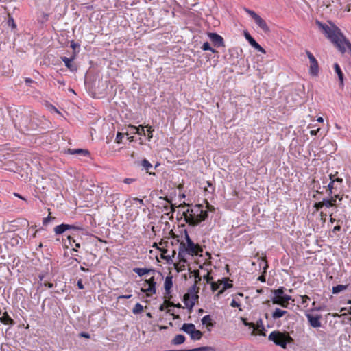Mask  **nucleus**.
Listing matches in <instances>:
<instances>
[{"instance_id":"nucleus-59","label":"nucleus","mask_w":351,"mask_h":351,"mask_svg":"<svg viewBox=\"0 0 351 351\" xmlns=\"http://www.w3.org/2000/svg\"><path fill=\"white\" fill-rule=\"evenodd\" d=\"M258 280H259L262 282H265L266 281V278L264 275H261V276H258Z\"/></svg>"},{"instance_id":"nucleus-30","label":"nucleus","mask_w":351,"mask_h":351,"mask_svg":"<svg viewBox=\"0 0 351 351\" xmlns=\"http://www.w3.org/2000/svg\"><path fill=\"white\" fill-rule=\"evenodd\" d=\"M271 292L273 293V296L279 297V296L287 295L286 294H285V288L283 287H280L277 289H274L271 291Z\"/></svg>"},{"instance_id":"nucleus-2","label":"nucleus","mask_w":351,"mask_h":351,"mask_svg":"<svg viewBox=\"0 0 351 351\" xmlns=\"http://www.w3.org/2000/svg\"><path fill=\"white\" fill-rule=\"evenodd\" d=\"M184 236L186 242L182 241L179 243L178 258L180 262L186 263V255L191 256H197L203 252V250L199 244L195 243L191 240L186 231L184 232Z\"/></svg>"},{"instance_id":"nucleus-35","label":"nucleus","mask_w":351,"mask_h":351,"mask_svg":"<svg viewBox=\"0 0 351 351\" xmlns=\"http://www.w3.org/2000/svg\"><path fill=\"white\" fill-rule=\"evenodd\" d=\"M191 351H215V349L211 346H204L190 350Z\"/></svg>"},{"instance_id":"nucleus-57","label":"nucleus","mask_w":351,"mask_h":351,"mask_svg":"<svg viewBox=\"0 0 351 351\" xmlns=\"http://www.w3.org/2000/svg\"><path fill=\"white\" fill-rule=\"evenodd\" d=\"M80 336L82 337H84V338H86V339H89L90 338V335L88 333H86V332H81L80 334Z\"/></svg>"},{"instance_id":"nucleus-22","label":"nucleus","mask_w":351,"mask_h":351,"mask_svg":"<svg viewBox=\"0 0 351 351\" xmlns=\"http://www.w3.org/2000/svg\"><path fill=\"white\" fill-rule=\"evenodd\" d=\"M69 152L71 154H81L84 156H88L90 154L88 150L83 149H69Z\"/></svg>"},{"instance_id":"nucleus-50","label":"nucleus","mask_w":351,"mask_h":351,"mask_svg":"<svg viewBox=\"0 0 351 351\" xmlns=\"http://www.w3.org/2000/svg\"><path fill=\"white\" fill-rule=\"evenodd\" d=\"M230 306L232 307H239L240 304L238 302H237L235 300H232L230 303Z\"/></svg>"},{"instance_id":"nucleus-12","label":"nucleus","mask_w":351,"mask_h":351,"mask_svg":"<svg viewBox=\"0 0 351 351\" xmlns=\"http://www.w3.org/2000/svg\"><path fill=\"white\" fill-rule=\"evenodd\" d=\"M244 35L246 40L254 48L263 53H266L265 50L247 32H245Z\"/></svg>"},{"instance_id":"nucleus-10","label":"nucleus","mask_w":351,"mask_h":351,"mask_svg":"<svg viewBox=\"0 0 351 351\" xmlns=\"http://www.w3.org/2000/svg\"><path fill=\"white\" fill-rule=\"evenodd\" d=\"M208 36L210 38L213 45L216 47H225L224 40L222 36L216 33H208Z\"/></svg>"},{"instance_id":"nucleus-7","label":"nucleus","mask_w":351,"mask_h":351,"mask_svg":"<svg viewBox=\"0 0 351 351\" xmlns=\"http://www.w3.org/2000/svg\"><path fill=\"white\" fill-rule=\"evenodd\" d=\"M199 296L197 295V292L194 293L193 294H190L189 293L184 294L183 298V302L185 306L189 308L190 311H191L193 307L194 306L195 302L197 301Z\"/></svg>"},{"instance_id":"nucleus-21","label":"nucleus","mask_w":351,"mask_h":351,"mask_svg":"<svg viewBox=\"0 0 351 351\" xmlns=\"http://www.w3.org/2000/svg\"><path fill=\"white\" fill-rule=\"evenodd\" d=\"M195 329V326L192 323H185L182 325L181 330L184 332H186L189 335H191L193 330Z\"/></svg>"},{"instance_id":"nucleus-47","label":"nucleus","mask_w":351,"mask_h":351,"mask_svg":"<svg viewBox=\"0 0 351 351\" xmlns=\"http://www.w3.org/2000/svg\"><path fill=\"white\" fill-rule=\"evenodd\" d=\"M314 207L316 208L317 210H319L322 208H323L324 207L323 200L322 202H316L314 205Z\"/></svg>"},{"instance_id":"nucleus-8","label":"nucleus","mask_w":351,"mask_h":351,"mask_svg":"<svg viewBox=\"0 0 351 351\" xmlns=\"http://www.w3.org/2000/svg\"><path fill=\"white\" fill-rule=\"evenodd\" d=\"M175 243L179 246L180 240L177 236L174 235L170 241L162 239L161 241L159 242L158 245L161 249L167 248L168 250H172V249H175L173 247Z\"/></svg>"},{"instance_id":"nucleus-40","label":"nucleus","mask_w":351,"mask_h":351,"mask_svg":"<svg viewBox=\"0 0 351 351\" xmlns=\"http://www.w3.org/2000/svg\"><path fill=\"white\" fill-rule=\"evenodd\" d=\"M123 138V134L121 132H117L116 138H115V142L117 144H120L122 142Z\"/></svg>"},{"instance_id":"nucleus-24","label":"nucleus","mask_w":351,"mask_h":351,"mask_svg":"<svg viewBox=\"0 0 351 351\" xmlns=\"http://www.w3.org/2000/svg\"><path fill=\"white\" fill-rule=\"evenodd\" d=\"M202 324L206 325L207 327H213L214 326L211 316L209 315L203 317L202 319Z\"/></svg>"},{"instance_id":"nucleus-41","label":"nucleus","mask_w":351,"mask_h":351,"mask_svg":"<svg viewBox=\"0 0 351 351\" xmlns=\"http://www.w3.org/2000/svg\"><path fill=\"white\" fill-rule=\"evenodd\" d=\"M221 285H220V282H211V289L213 291L217 290L219 287H220Z\"/></svg>"},{"instance_id":"nucleus-56","label":"nucleus","mask_w":351,"mask_h":351,"mask_svg":"<svg viewBox=\"0 0 351 351\" xmlns=\"http://www.w3.org/2000/svg\"><path fill=\"white\" fill-rule=\"evenodd\" d=\"M132 297L131 294L129 295H122L118 297V299H129Z\"/></svg>"},{"instance_id":"nucleus-32","label":"nucleus","mask_w":351,"mask_h":351,"mask_svg":"<svg viewBox=\"0 0 351 351\" xmlns=\"http://www.w3.org/2000/svg\"><path fill=\"white\" fill-rule=\"evenodd\" d=\"M191 274L195 278V285L193 286L195 287L196 285L201 281L202 277L199 275V270L195 269L193 271H191Z\"/></svg>"},{"instance_id":"nucleus-51","label":"nucleus","mask_w":351,"mask_h":351,"mask_svg":"<svg viewBox=\"0 0 351 351\" xmlns=\"http://www.w3.org/2000/svg\"><path fill=\"white\" fill-rule=\"evenodd\" d=\"M77 285L78 289H83L84 288L82 279L77 280Z\"/></svg>"},{"instance_id":"nucleus-31","label":"nucleus","mask_w":351,"mask_h":351,"mask_svg":"<svg viewBox=\"0 0 351 351\" xmlns=\"http://www.w3.org/2000/svg\"><path fill=\"white\" fill-rule=\"evenodd\" d=\"M333 177H335V175H329L330 182L328 184L327 191H328V195H330L332 193V189H334L335 180H333Z\"/></svg>"},{"instance_id":"nucleus-28","label":"nucleus","mask_w":351,"mask_h":351,"mask_svg":"<svg viewBox=\"0 0 351 351\" xmlns=\"http://www.w3.org/2000/svg\"><path fill=\"white\" fill-rule=\"evenodd\" d=\"M175 304L171 302V301H169V300H165L164 301V303L162 304L160 307H159V310L160 311H165L166 308H169V307H171L173 306H174Z\"/></svg>"},{"instance_id":"nucleus-53","label":"nucleus","mask_w":351,"mask_h":351,"mask_svg":"<svg viewBox=\"0 0 351 351\" xmlns=\"http://www.w3.org/2000/svg\"><path fill=\"white\" fill-rule=\"evenodd\" d=\"M134 181V180L133 178H125L123 180V182L125 184H130L132 182H133Z\"/></svg>"},{"instance_id":"nucleus-34","label":"nucleus","mask_w":351,"mask_h":351,"mask_svg":"<svg viewBox=\"0 0 351 351\" xmlns=\"http://www.w3.org/2000/svg\"><path fill=\"white\" fill-rule=\"evenodd\" d=\"M68 240L69 242V244L72 246L73 245H75V248H73V250L77 251V248L80 247V244L79 243H76L75 240L71 237L68 236Z\"/></svg>"},{"instance_id":"nucleus-25","label":"nucleus","mask_w":351,"mask_h":351,"mask_svg":"<svg viewBox=\"0 0 351 351\" xmlns=\"http://www.w3.org/2000/svg\"><path fill=\"white\" fill-rule=\"evenodd\" d=\"M129 130L126 132L125 134L129 135V132L132 134H138L139 135H142V133L140 132L139 127H136L132 125H128Z\"/></svg>"},{"instance_id":"nucleus-17","label":"nucleus","mask_w":351,"mask_h":351,"mask_svg":"<svg viewBox=\"0 0 351 351\" xmlns=\"http://www.w3.org/2000/svg\"><path fill=\"white\" fill-rule=\"evenodd\" d=\"M133 271L138 274L139 276H143L145 274H148L149 273L154 274L156 271L153 269H147V268H138L135 267L133 269Z\"/></svg>"},{"instance_id":"nucleus-4","label":"nucleus","mask_w":351,"mask_h":351,"mask_svg":"<svg viewBox=\"0 0 351 351\" xmlns=\"http://www.w3.org/2000/svg\"><path fill=\"white\" fill-rule=\"evenodd\" d=\"M156 282L154 276L150 277L149 279H145L143 283V287L141 291L146 294L147 297H150L156 293Z\"/></svg>"},{"instance_id":"nucleus-5","label":"nucleus","mask_w":351,"mask_h":351,"mask_svg":"<svg viewBox=\"0 0 351 351\" xmlns=\"http://www.w3.org/2000/svg\"><path fill=\"white\" fill-rule=\"evenodd\" d=\"M306 54L307 55L310 62L309 73L313 76H317L319 73L318 62L313 53L309 51L306 50Z\"/></svg>"},{"instance_id":"nucleus-3","label":"nucleus","mask_w":351,"mask_h":351,"mask_svg":"<svg viewBox=\"0 0 351 351\" xmlns=\"http://www.w3.org/2000/svg\"><path fill=\"white\" fill-rule=\"evenodd\" d=\"M268 339L273 341L276 346H279L282 348H286L288 343L293 341V338L287 332H280L278 330L272 331Z\"/></svg>"},{"instance_id":"nucleus-55","label":"nucleus","mask_w":351,"mask_h":351,"mask_svg":"<svg viewBox=\"0 0 351 351\" xmlns=\"http://www.w3.org/2000/svg\"><path fill=\"white\" fill-rule=\"evenodd\" d=\"M319 130H320L319 128H318L317 130H312L310 131V134L312 136H315L319 132Z\"/></svg>"},{"instance_id":"nucleus-14","label":"nucleus","mask_w":351,"mask_h":351,"mask_svg":"<svg viewBox=\"0 0 351 351\" xmlns=\"http://www.w3.org/2000/svg\"><path fill=\"white\" fill-rule=\"evenodd\" d=\"M158 248L161 252V256L162 258L169 261L172 257L176 254V249H172V250H168L167 248L161 249L160 246Z\"/></svg>"},{"instance_id":"nucleus-13","label":"nucleus","mask_w":351,"mask_h":351,"mask_svg":"<svg viewBox=\"0 0 351 351\" xmlns=\"http://www.w3.org/2000/svg\"><path fill=\"white\" fill-rule=\"evenodd\" d=\"M71 229L80 230V228L78 227H76L73 225L62 223L60 225L56 226L54 228V232L56 234H61L63 232H64L66 230H71Z\"/></svg>"},{"instance_id":"nucleus-45","label":"nucleus","mask_w":351,"mask_h":351,"mask_svg":"<svg viewBox=\"0 0 351 351\" xmlns=\"http://www.w3.org/2000/svg\"><path fill=\"white\" fill-rule=\"evenodd\" d=\"M324 206H326L327 208L332 207V204L330 201H329L328 199H323Z\"/></svg>"},{"instance_id":"nucleus-63","label":"nucleus","mask_w":351,"mask_h":351,"mask_svg":"<svg viewBox=\"0 0 351 351\" xmlns=\"http://www.w3.org/2000/svg\"><path fill=\"white\" fill-rule=\"evenodd\" d=\"M138 127L140 128V132L142 133V135H145V130H144V128L145 127H143V125H139Z\"/></svg>"},{"instance_id":"nucleus-60","label":"nucleus","mask_w":351,"mask_h":351,"mask_svg":"<svg viewBox=\"0 0 351 351\" xmlns=\"http://www.w3.org/2000/svg\"><path fill=\"white\" fill-rule=\"evenodd\" d=\"M14 195L18 198H20L24 201H26V199L25 197H23V196H21L20 194H19L17 193H14Z\"/></svg>"},{"instance_id":"nucleus-9","label":"nucleus","mask_w":351,"mask_h":351,"mask_svg":"<svg viewBox=\"0 0 351 351\" xmlns=\"http://www.w3.org/2000/svg\"><path fill=\"white\" fill-rule=\"evenodd\" d=\"M292 300L290 295L273 296L271 302L274 304H278L283 308H287L289 300Z\"/></svg>"},{"instance_id":"nucleus-16","label":"nucleus","mask_w":351,"mask_h":351,"mask_svg":"<svg viewBox=\"0 0 351 351\" xmlns=\"http://www.w3.org/2000/svg\"><path fill=\"white\" fill-rule=\"evenodd\" d=\"M307 317H308V320L312 327L318 328V327L321 326L319 316H312L311 315H308Z\"/></svg>"},{"instance_id":"nucleus-42","label":"nucleus","mask_w":351,"mask_h":351,"mask_svg":"<svg viewBox=\"0 0 351 351\" xmlns=\"http://www.w3.org/2000/svg\"><path fill=\"white\" fill-rule=\"evenodd\" d=\"M241 321H242L243 324L245 326H249L250 328H252V327L254 326V323H253V322H248L247 319H245V318H241Z\"/></svg>"},{"instance_id":"nucleus-49","label":"nucleus","mask_w":351,"mask_h":351,"mask_svg":"<svg viewBox=\"0 0 351 351\" xmlns=\"http://www.w3.org/2000/svg\"><path fill=\"white\" fill-rule=\"evenodd\" d=\"M301 299H302V304H305L308 301L310 300V298L308 295H301Z\"/></svg>"},{"instance_id":"nucleus-43","label":"nucleus","mask_w":351,"mask_h":351,"mask_svg":"<svg viewBox=\"0 0 351 351\" xmlns=\"http://www.w3.org/2000/svg\"><path fill=\"white\" fill-rule=\"evenodd\" d=\"M8 23V25L11 26L12 29H15L16 27V25L14 21V19L12 17H9Z\"/></svg>"},{"instance_id":"nucleus-36","label":"nucleus","mask_w":351,"mask_h":351,"mask_svg":"<svg viewBox=\"0 0 351 351\" xmlns=\"http://www.w3.org/2000/svg\"><path fill=\"white\" fill-rule=\"evenodd\" d=\"M201 48L204 51H210L213 53H217V51L212 48L208 42L204 43Z\"/></svg>"},{"instance_id":"nucleus-62","label":"nucleus","mask_w":351,"mask_h":351,"mask_svg":"<svg viewBox=\"0 0 351 351\" xmlns=\"http://www.w3.org/2000/svg\"><path fill=\"white\" fill-rule=\"evenodd\" d=\"M44 285L49 288H52L53 287V284L51 282H45Z\"/></svg>"},{"instance_id":"nucleus-18","label":"nucleus","mask_w":351,"mask_h":351,"mask_svg":"<svg viewBox=\"0 0 351 351\" xmlns=\"http://www.w3.org/2000/svg\"><path fill=\"white\" fill-rule=\"evenodd\" d=\"M286 315H289L288 311L276 308L274 310V311L272 313L271 317L274 320H276V319H279Z\"/></svg>"},{"instance_id":"nucleus-46","label":"nucleus","mask_w":351,"mask_h":351,"mask_svg":"<svg viewBox=\"0 0 351 351\" xmlns=\"http://www.w3.org/2000/svg\"><path fill=\"white\" fill-rule=\"evenodd\" d=\"M337 197H339V195H335L333 197H331L330 199H328L329 201H330L331 203L332 204V206H337L336 202H337Z\"/></svg>"},{"instance_id":"nucleus-44","label":"nucleus","mask_w":351,"mask_h":351,"mask_svg":"<svg viewBox=\"0 0 351 351\" xmlns=\"http://www.w3.org/2000/svg\"><path fill=\"white\" fill-rule=\"evenodd\" d=\"M204 278L205 279L207 283H210V281L213 280V277L210 275V272H207V274L204 276Z\"/></svg>"},{"instance_id":"nucleus-37","label":"nucleus","mask_w":351,"mask_h":351,"mask_svg":"<svg viewBox=\"0 0 351 351\" xmlns=\"http://www.w3.org/2000/svg\"><path fill=\"white\" fill-rule=\"evenodd\" d=\"M141 165L147 172H148L149 169L152 167V165L147 159H143L142 160Z\"/></svg>"},{"instance_id":"nucleus-23","label":"nucleus","mask_w":351,"mask_h":351,"mask_svg":"<svg viewBox=\"0 0 351 351\" xmlns=\"http://www.w3.org/2000/svg\"><path fill=\"white\" fill-rule=\"evenodd\" d=\"M172 279H173V277L171 276H168L166 277V278L165 280V283H164V287H165V291H169V290L171 289V288L173 287Z\"/></svg>"},{"instance_id":"nucleus-58","label":"nucleus","mask_w":351,"mask_h":351,"mask_svg":"<svg viewBox=\"0 0 351 351\" xmlns=\"http://www.w3.org/2000/svg\"><path fill=\"white\" fill-rule=\"evenodd\" d=\"M341 226H339V225H337V226H335L334 227V228H333L332 231H333V232H337L340 231V230H341Z\"/></svg>"},{"instance_id":"nucleus-33","label":"nucleus","mask_w":351,"mask_h":351,"mask_svg":"<svg viewBox=\"0 0 351 351\" xmlns=\"http://www.w3.org/2000/svg\"><path fill=\"white\" fill-rule=\"evenodd\" d=\"M143 311V306L140 303H136L132 309L134 314H139Z\"/></svg>"},{"instance_id":"nucleus-61","label":"nucleus","mask_w":351,"mask_h":351,"mask_svg":"<svg viewBox=\"0 0 351 351\" xmlns=\"http://www.w3.org/2000/svg\"><path fill=\"white\" fill-rule=\"evenodd\" d=\"M333 180H335V182H339L340 184H341L343 182V179L342 178H333Z\"/></svg>"},{"instance_id":"nucleus-29","label":"nucleus","mask_w":351,"mask_h":351,"mask_svg":"<svg viewBox=\"0 0 351 351\" xmlns=\"http://www.w3.org/2000/svg\"><path fill=\"white\" fill-rule=\"evenodd\" d=\"M202 332L200 330H196V328L190 335L191 338L193 340H199L202 338Z\"/></svg>"},{"instance_id":"nucleus-39","label":"nucleus","mask_w":351,"mask_h":351,"mask_svg":"<svg viewBox=\"0 0 351 351\" xmlns=\"http://www.w3.org/2000/svg\"><path fill=\"white\" fill-rule=\"evenodd\" d=\"M145 128H147V138L149 141H150V139L152 138L153 137V132L154 131V130L150 125H147L145 126Z\"/></svg>"},{"instance_id":"nucleus-48","label":"nucleus","mask_w":351,"mask_h":351,"mask_svg":"<svg viewBox=\"0 0 351 351\" xmlns=\"http://www.w3.org/2000/svg\"><path fill=\"white\" fill-rule=\"evenodd\" d=\"M164 297H165V300H169V301H170V300L172 298L171 290H169V291H165Z\"/></svg>"},{"instance_id":"nucleus-19","label":"nucleus","mask_w":351,"mask_h":351,"mask_svg":"<svg viewBox=\"0 0 351 351\" xmlns=\"http://www.w3.org/2000/svg\"><path fill=\"white\" fill-rule=\"evenodd\" d=\"M334 69H335V73L338 75L340 86H343V73L339 65L337 63L334 64Z\"/></svg>"},{"instance_id":"nucleus-11","label":"nucleus","mask_w":351,"mask_h":351,"mask_svg":"<svg viewBox=\"0 0 351 351\" xmlns=\"http://www.w3.org/2000/svg\"><path fill=\"white\" fill-rule=\"evenodd\" d=\"M252 328H253V331L252 332V334L253 335H262V336H265V327H264V325H263V320L261 319H259L258 320H257L256 323L254 324V327H252Z\"/></svg>"},{"instance_id":"nucleus-52","label":"nucleus","mask_w":351,"mask_h":351,"mask_svg":"<svg viewBox=\"0 0 351 351\" xmlns=\"http://www.w3.org/2000/svg\"><path fill=\"white\" fill-rule=\"evenodd\" d=\"M51 217L49 215L48 217H45L43 220V225H47L50 221H51Z\"/></svg>"},{"instance_id":"nucleus-64","label":"nucleus","mask_w":351,"mask_h":351,"mask_svg":"<svg viewBox=\"0 0 351 351\" xmlns=\"http://www.w3.org/2000/svg\"><path fill=\"white\" fill-rule=\"evenodd\" d=\"M79 45L76 43H75L73 41L71 42V47L75 49L77 47H78Z\"/></svg>"},{"instance_id":"nucleus-26","label":"nucleus","mask_w":351,"mask_h":351,"mask_svg":"<svg viewBox=\"0 0 351 351\" xmlns=\"http://www.w3.org/2000/svg\"><path fill=\"white\" fill-rule=\"evenodd\" d=\"M184 341H185V337L182 335H177L172 340V343L174 345H180V344L183 343Z\"/></svg>"},{"instance_id":"nucleus-38","label":"nucleus","mask_w":351,"mask_h":351,"mask_svg":"<svg viewBox=\"0 0 351 351\" xmlns=\"http://www.w3.org/2000/svg\"><path fill=\"white\" fill-rule=\"evenodd\" d=\"M62 60L64 62L65 66L69 69L70 70H73L72 65H71V61L72 59H70L67 57H62Z\"/></svg>"},{"instance_id":"nucleus-20","label":"nucleus","mask_w":351,"mask_h":351,"mask_svg":"<svg viewBox=\"0 0 351 351\" xmlns=\"http://www.w3.org/2000/svg\"><path fill=\"white\" fill-rule=\"evenodd\" d=\"M0 321L6 325H13L14 324V320L10 317L7 312H4L3 316L0 317Z\"/></svg>"},{"instance_id":"nucleus-1","label":"nucleus","mask_w":351,"mask_h":351,"mask_svg":"<svg viewBox=\"0 0 351 351\" xmlns=\"http://www.w3.org/2000/svg\"><path fill=\"white\" fill-rule=\"evenodd\" d=\"M185 221L190 226H197L208 217V212L202 204L187 206L182 214Z\"/></svg>"},{"instance_id":"nucleus-27","label":"nucleus","mask_w":351,"mask_h":351,"mask_svg":"<svg viewBox=\"0 0 351 351\" xmlns=\"http://www.w3.org/2000/svg\"><path fill=\"white\" fill-rule=\"evenodd\" d=\"M348 285H338L337 286H334L332 287V293L337 294L340 293L341 291H343L346 289H347Z\"/></svg>"},{"instance_id":"nucleus-54","label":"nucleus","mask_w":351,"mask_h":351,"mask_svg":"<svg viewBox=\"0 0 351 351\" xmlns=\"http://www.w3.org/2000/svg\"><path fill=\"white\" fill-rule=\"evenodd\" d=\"M312 305L314 306V308H313L314 311H320L322 310L320 306H316V302H313L312 303Z\"/></svg>"},{"instance_id":"nucleus-6","label":"nucleus","mask_w":351,"mask_h":351,"mask_svg":"<svg viewBox=\"0 0 351 351\" xmlns=\"http://www.w3.org/2000/svg\"><path fill=\"white\" fill-rule=\"evenodd\" d=\"M247 12L252 16L256 24L265 32L269 31V28L267 25V23L259 15H258L254 11L247 10Z\"/></svg>"},{"instance_id":"nucleus-15","label":"nucleus","mask_w":351,"mask_h":351,"mask_svg":"<svg viewBox=\"0 0 351 351\" xmlns=\"http://www.w3.org/2000/svg\"><path fill=\"white\" fill-rule=\"evenodd\" d=\"M230 279L228 278H223L222 280H219L220 285H222V289L219 291L217 295L222 294L227 289L231 288L233 285L229 282Z\"/></svg>"}]
</instances>
